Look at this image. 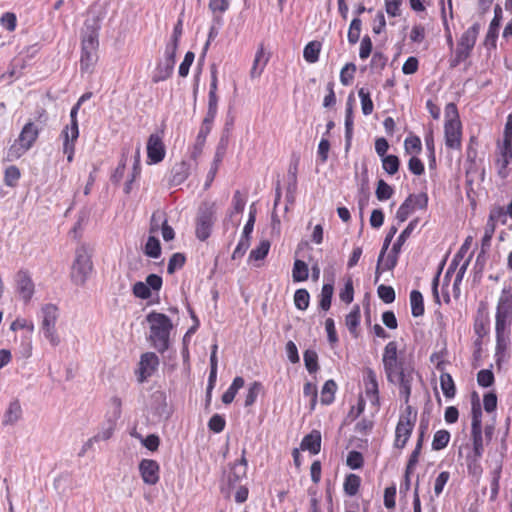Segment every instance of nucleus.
<instances>
[{
    "mask_svg": "<svg viewBox=\"0 0 512 512\" xmlns=\"http://www.w3.org/2000/svg\"><path fill=\"white\" fill-rule=\"evenodd\" d=\"M150 326L149 340L153 347L160 353L165 352L169 348L170 333L173 324L170 318L158 312H151L146 317Z\"/></svg>",
    "mask_w": 512,
    "mask_h": 512,
    "instance_id": "1",
    "label": "nucleus"
},
{
    "mask_svg": "<svg viewBox=\"0 0 512 512\" xmlns=\"http://www.w3.org/2000/svg\"><path fill=\"white\" fill-rule=\"evenodd\" d=\"M93 272L92 251L87 245H80L75 251L71 266V281L77 286H84Z\"/></svg>",
    "mask_w": 512,
    "mask_h": 512,
    "instance_id": "2",
    "label": "nucleus"
},
{
    "mask_svg": "<svg viewBox=\"0 0 512 512\" xmlns=\"http://www.w3.org/2000/svg\"><path fill=\"white\" fill-rule=\"evenodd\" d=\"M40 331L51 346L57 347L61 338L57 332L56 324L59 318V309L54 304H45L40 310Z\"/></svg>",
    "mask_w": 512,
    "mask_h": 512,
    "instance_id": "3",
    "label": "nucleus"
},
{
    "mask_svg": "<svg viewBox=\"0 0 512 512\" xmlns=\"http://www.w3.org/2000/svg\"><path fill=\"white\" fill-rule=\"evenodd\" d=\"M446 121L444 124L445 145L449 149L461 148V123L458 119L457 107L449 103L445 109Z\"/></svg>",
    "mask_w": 512,
    "mask_h": 512,
    "instance_id": "4",
    "label": "nucleus"
},
{
    "mask_svg": "<svg viewBox=\"0 0 512 512\" xmlns=\"http://www.w3.org/2000/svg\"><path fill=\"white\" fill-rule=\"evenodd\" d=\"M512 324V289L504 287L498 299L495 315V332H509Z\"/></svg>",
    "mask_w": 512,
    "mask_h": 512,
    "instance_id": "5",
    "label": "nucleus"
},
{
    "mask_svg": "<svg viewBox=\"0 0 512 512\" xmlns=\"http://www.w3.org/2000/svg\"><path fill=\"white\" fill-rule=\"evenodd\" d=\"M80 108V103H76L71 111L70 118L71 124L70 126H66L61 132V137L63 138V153L67 155L68 162H71L74 157L75 151V141L79 136L78 122H77V113Z\"/></svg>",
    "mask_w": 512,
    "mask_h": 512,
    "instance_id": "6",
    "label": "nucleus"
},
{
    "mask_svg": "<svg viewBox=\"0 0 512 512\" xmlns=\"http://www.w3.org/2000/svg\"><path fill=\"white\" fill-rule=\"evenodd\" d=\"M39 129L33 122H28L22 128L16 143L11 146L9 156L20 157L27 152L36 142Z\"/></svg>",
    "mask_w": 512,
    "mask_h": 512,
    "instance_id": "7",
    "label": "nucleus"
},
{
    "mask_svg": "<svg viewBox=\"0 0 512 512\" xmlns=\"http://www.w3.org/2000/svg\"><path fill=\"white\" fill-rule=\"evenodd\" d=\"M416 421V412L410 406L406 407L404 414L400 416L395 430V447L404 448L409 440Z\"/></svg>",
    "mask_w": 512,
    "mask_h": 512,
    "instance_id": "8",
    "label": "nucleus"
},
{
    "mask_svg": "<svg viewBox=\"0 0 512 512\" xmlns=\"http://www.w3.org/2000/svg\"><path fill=\"white\" fill-rule=\"evenodd\" d=\"M387 378L391 383L399 385L400 395L403 396L405 403H408L414 379V369L408 365H403L388 374Z\"/></svg>",
    "mask_w": 512,
    "mask_h": 512,
    "instance_id": "9",
    "label": "nucleus"
},
{
    "mask_svg": "<svg viewBox=\"0 0 512 512\" xmlns=\"http://www.w3.org/2000/svg\"><path fill=\"white\" fill-rule=\"evenodd\" d=\"M428 203V197L425 193H420L417 195H409L406 200L399 207L396 218L400 222H404L407 220L409 215L415 211L416 209H424L426 208Z\"/></svg>",
    "mask_w": 512,
    "mask_h": 512,
    "instance_id": "10",
    "label": "nucleus"
},
{
    "mask_svg": "<svg viewBox=\"0 0 512 512\" xmlns=\"http://www.w3.org/2000/svg\"><path fill=\"white\" fill-rule=\"evenodd\" d=\"M481 26L479 23H474L469 29H467L461 36L458 47L457 56L459 58H467L475 46Z\"/></svg>",
    "mask_w": 512,
    "mask_h": 512,
    "instance_id": "11",
    "label": "nucleus"
},
{
    "mask_svg": "<svg viewBox=\"0 0 512 512\" xmlns=\"http://www.w3.org/2000/svg\"><path fill=\"white\" fill-rule=\"evenodd\" d=\"M159 366V358L153 352H146L141 355L140 362L138 365V381L140 383L145 382L151 377Z\"/></svg>",
    "mask_w": 512,
    "mask_h": 512,
    "instance_id": "12",
    "label": "nucleus"
},
{
    "mask_svg": "<svg viewBox=\"0 0 512 512\" xmlns=\"http://www.w3.org/2000/svg\"><path fill=\"white\" fill-rule=\"evenodd\" d=\"M496 166L498 169V175L501 178H506L509 174L508 165L512 160V143L511 142H499L497 145L496 155Z\"/></svg>",
    "mask_w": 512,
    "mask_h": 512,
    "instance_id": "13",
    "label": "nucleus"
},
{
    "mask_svg": "<svg viewBox=\"0 0 512 512\" xmlns=\"http://www.w3.org/2000/svg\"><path fill=\"white\" fill-rule=\"evenodd\" d=\"M213 223V211L210 208L201 209L196 222V236L199 240L204 241L210 236Z\"/></svg>",
    "mask_w": 512,
    "mask_h": 512,
    "instance_id": "14",
    "label": "nucleus"
},
{
    "mask_svg": "<svg viewBox=\"0 0 512 512\" xmlns=\"http://www.w3.org/2000/svg\"><path fill=\"white\" fill-rule=\"evenodd\" d=\"M159 464L155 460L143 459L139 471L145 484L155 485L159 481Z\"/></svg>",
    "mask_w": 512,
    "mask_h": 512,
    "instance_id": "15",
    "label": "nucleus"
},
{
    "mask_svg": "<svg viewBox=\"0 0 512 512\" xmlns=\"http://www.w3.org/2000/svg\"><path fill=\"white\" fill-rule=\"evenodd\" d=\"M98 30L99 24L97 20L93 19L92 23H90L89 19L86 20L82 37V49L97 50L99 44Z\"/></svg>",
    "mask_w": 512,
    "mask_h": 512,
    "instance_id": "16",
    "label": "nucleus"
},
{
    "mask_svg": "<svg viewBox=\"0 0 512 512\" xmlns=\"http://www.w3.org/2000/svg\"><path fill=\"white\" fill-rule=\"evenodd\" d=\"M147 156L149 163H159L165 156V148L161 138L156 134H151L147 142Z\"/></svg>",
    "mask_w": 512,
    "mask_h": 512,
    "instance_id": "17",
    "label": "nucleus"
},
{
    "mask_svg": "<svg viewBox=\"0 0 512 512\" xmlns=\"http://www.w3.org/2000/svg\"><path fill=\"white\" fill-rule=\"evenodd\" d=\"M383 365L386 375L403 366L397 359V345L394 341L389 342L384 349Z\"/></svg>",
    "mask_w": 512,
    "mask_h": 512,
    "instance_id": "18",
    "label": "nucleus"
},
{
    "mask_svg": "<svg viewBox=\"0 0 512 512\" xmlns=\"http://www.w3.org/2000/svg\"><path fill=\"white\" fill-rule=\"evenodd\" d=\"M16 283L20 297L28 302L34 293V284L29 274L25 271H19L16 276Z\"/></svg>",
    "mask_w": 512,
    "mask_h": 512,
    "instance_id": "19",
    "label": "nucleus"
},
{
    "mask_svg": "<svg viewBox=\"0 0 512 512\" xmlns=\"http://www.w3.org/2000/svg\"><path fill=\"white\" fill-rule=\"evenodd\" d=\"M177 48H178V43L171 42L167 45L166 51H165V56H166L165 73L163 75L154 76V78H153L154 82L164 81L172 74Z\"/></svg>",
    "mask_w": 512,
    "mask_h": 512,
    "instance_id": "20",
    "label": "nucleus"
},
{
    "mask_svg": "<svg viewBox=\"0 0 512 512\" xmlns=\"http://www.w3.org/2000/svg\"><path fill=\"white\" fill-rule=\"evenodd\" d=\"M217 88H218V78H217V69L215 65L211 66V82H210V89L208 93V107L209 110L218 111V95H217Z\"/></svg>",
    "mask_w": 512,
    "mask_h": 512,
    "instance_id": "21",
    "label": "nucleus"
},
{
    "mask_svg": "<svg viewBox=\"0 0 512 512\" xmlns=\"http://www.w3.org/2000/svg\"><path fill=\"white\" fill-rule=\"evenodd\" d=\"M508 216L512 217V201L507 205V207L494 205L489 213L491 221L501 224H506Z\"/></svg>",
    "mask_w": 512,
    "mask_h": 512,
    "instance_id": "22",
    "label": "nucleus"
},
{
    "mask_svg": "<svg viewBox=\"0 0 512 512\" xmlns=\"http://www.w3.org/2000/svg\"><path fill=\"white\" fill-rule=\"evenodd\" d=\"M321 448V435L318 431H312L301 442V449L308 450L312 454H318Z\"/></svg>",
    "mask_w": 512,
    "mask_h": 512,
    "instance_id": "23",
    "label": "nucleus"
},
{
    "mask_svg": "<svg viewBox=\"0 0 512 512\" xmlns=\"http://www.w3.org/2000/svg\"><path fill=\"white\" fill-rule=\"evenodd\" d=\"M22 416V408L18 400L10 402L3 419V425H14Z\"/></svg>",
    "mask_w": 512,
    "mask_h": 512,
    "instance_id": "24",
    "label": "nucleus"
},
{
    "mask_svg": "<svg viewBox=\"0 0 512 512\" xmlns=\"http://www.w3.org/2000/svg\"><path fill=\"white\" fill-rule=\"evenodd\" d=\"M509 332H496V353L497 362L500 363L506 358V350L509 345Z\"/></svg>",
    "mask_w": 512,
    "mask_h": 512,
    "instance_id": "25",
    "label": "nucleus"
},
{
    "mask_svg": "<svg viewBox=\"0 0 512 512\" xmlns=\"http://www.w3.org/2000/svg\"><path fill=\"white\" fill-rule=\"evenodd\" d=\"M247 473V459L245 458V450L242 452L241 459L234 463L231 468V473L228 477L229 482H237L241 480L242 478L246 477Z\"/></svg>",
    "mask_w": 512,
    "mask_h": 512,
    "instance_id": "26",
    "label": "nucleus"
},
{
    "mask_svg": "<svg viewBox=\"0 0 512 512\" xmlns=\"http://www.w3.org/2000/svg\"><path fill=\"white\" fill-rule=\"evenodd\" d=\"M268 62V57L265 56L264 48L261 46L255 55V59L253 61V65L250 71L251 78H258L262 74L266 64Z\"/></svg>",
    "mask_w": 512,
    "mask_h": 512,
    "instance_id": "27",
    "label": "nucleus"
},
{
    "mask_svg": "<svg viewBox=\"0 0 512 512\" xmlns=\"http://www.w3.org/2000/svg\"><path fill=\"white\" fill-rule=\"evenodd\" d=\"M502 20V8L500 5L494 7V17L490 22L489 29L486 35V41L494 42L498 36V30Z\"/></svg>",
    "mask_w": 512,
    "mask_h": 512,
    "instance_id": "28",
    "label": "nucleus"
},
{
    "mask_svg": "<svg viewBox=\"0 0 512 512\" xmlns=\"http://www.w3.org/2000/svg\"><path fill=\"white\" fill-rule=\"evenodd\" d=\"M189 175V165L182 161L173 166L171 170V183L179 185L186 180Z\"/></svg>",
    "mask_w": 512,
    "mask_h": 512,
    "instance_id": "29",
    "label": "nucleus"
},
{
    "mask_svg": "<svg viewBox=\"0 0 512 512\" xmlns=\"http://www.w3.org/2000/svg\"><path fill=\"white\" fill-rule=\"evenodd\" d=\"M217 115V111L207 109V113L202 121L200 130L197 135V139L206 142V138L212 129L214 119Z\"/></svg>",
    "mask_w": 512,
    "mask_h": 512,
    "instance_id": "30",
    "label": "nucleus"
},
{
    "mask_svg": "<svg viewBox=\"0 0 512 512\" xmlns=\"http://www.w3.org/2000/svg\"><path fill=\"white\" fill-rule=\"evenodd\" d=\"M224 153H225L224 148L219 146L215 152L211 168L207 174L205 188H208L211 185V183L213 182V180L217 174L219 165L223 160Z\"/></svg>",
    "mask_w": 512,
    "mask_h": 512,
    "instance_id": "31",
    "label": "nucleus"
},
{
    "mask_svg": "<svg viewBox=\"0 0 512 512\" xmlns=\"http://www.w3.org/2000/svg\"><path fill=\"white\" fill-rule=\"evenodd\" d=\"M411 313L414 317H419L424 314V301L421 292L412 290L410 293Z\"/></svg>",
    "mask_w": 512,
    "mask_h": 512,
    "instance_id": "32",
    "label": "nucleus"
},
{
    "mask_svg": "<svg viewBox=\"0 0 512 512\" xmlns=\"http://www.w3.org/2000/svg\"><path fill=\"white\" fill-rule=\"evenodd\" d=\"M309 269L307 264L302 260H295L292 269V278L294 282H303L308 279Z\"/></svg>",
    "mask_w": 512,
    "mask_h": 512,
    "instance_id": "33",
    "label": "nucleus"
},
{
    "mask_svg": "<svg viewBox=\"0 0 512 512\" xmlns=\"http://www.w3.org/2000/svg\"><path fill=\"white\" fill-rule=\"evenodd\" d=\"M440 386L446 398H453L456 393L455 384L449 373L442 372L440 375Z\"/></svg>",
    "mask_w": 512,
    "mask_h": 512,
    "instance_id": "34",
    "label": "nucleus"
},
{
    "mask_svg": "<svg viewBox=\"0 0 512 512\" xmlns=\"http://www.w3.org/2000/svg\"><path fill=\"white\" fill-rule=\"evenodd\" d=\"M471 243H472V237L471 236H468L464 243L462 244V246L460 247L459 251L457 252V254L455 255L454 259L452 260L446 274H445V277H444V280H446L450 273L456 268V266L458 265V261L459 259H462L464 257V255L467 253V251L469 250L470 246H471Z\"/></svg>",
    "mask_w": 512,
    "mask_h": 512,
    "instance_id": "35",
    "label": "nucleus"
},
{
    "mask_svg": "<svg viewBox=\"0 0 512 512\" xmlns=\"http://www.w3.org/2000/svg\"><path fill=\"white\" fill-rule=\"evenodd\" d=\"M352 95L349 96V100L346 107V116H345V137H346V148L350 145V140L352 138V132H353V109H352Z\"/></svg>",
    "mask_w": 512,
    "mask_h": 512,
    "instance_id": "36",
    "label": "nucleus"
},
{
    "mask_svg": "<svg viewBox=\"0 0 512 512\" xmlns=\"http://www.w3.org/2000/svg\"><path fill=\"white\" fill-rule=\"evenodd\" d=\"M337 385L333 380H327L321 390V403L329 405L334 400Z\"/></svg>",
    "mask_w": 512,
    "mask_h": 512,
    "instance_id": "37",
    "label": "nucleus"
},
{
    "mask_svg": "<svg viewBox=\"0 0 512 512\" xmlns=\"http://www.w3.org/2000/svg\"><path fill=\"white\" fill-rule=\"evenodd\" d=\"M144 253L151 258H158L161 255L160 241L154 235L148 237Z\"/></svg>",
    "mask_w": 512,
    "mask_h": 512,
    "instance_id": "38",
    "label": "nucleus"
},
{
    "mask_svg": "<svg viewBox=\"0 0 512 512\" xmlns=\"http://www.w3.org/2000/svg\"><path fill=\"white\" fill-rule=\"evenodd\" d=\"M320 47L319 42L313 41L308 43L303 51L304 59L309 63H315L319 58Z\"/></svg>",
    "mask_w": 512,
    "mask_h": 512,
    "instance_id": "39",
    "label": "nucleus"
},
{
    "mask_svg": "<svg viewBox=\"0 0 512 512\" xmlns=\"http://www.w3.org/2000/svg\"><path fill=\"white\" fill-rule=\"evenodd\" d=\"M305 367L309 373H315L318 369V355L316 351L307 349L303 354Z\"/></svg>",
    "mask_w": 512,
    "mask_h": 512,
    "instance_id": "40",
    "label": "nucleus"
},
{
    "mask_svg": "<svg viewBox=\"0 0 512 512\" xmlns=\"http://www.w3.org/2000/svg\"><path fill=\"white\" fill-rule=\"evenodd\" d=\"M360 477L356 474H349L344 482V491L349 496H354L357 494L359 486H360Z\"/></svg>",
    "mask_w": 512,
    "mask_h": 512,
    "instance_id": "41",
    "label": "nucleus"
},
{
    "mask_svg": "<svg viewBox=\"0 0 512 512\" xmlns=\"http://www.w3.org/2000/svg\"><path fill=\"white\" fill-rule=\"evenodd\" d=\"M269 249L270 242L268 240H262L259 245L250 252L249 259L255 261L263 260L267 256Z\"/></svg>",
    "mask_w": 512,
    "mask_h": 512,
    "instance_id": "42",
    "label": "nucleus"
},
{
    "mask_svg": "<svg viewBox=\"0 0 512 512\" xmlns=\"http://www.w3.org/2000/svg\"><path fill=\"white\" fill-rule=\"evenodd\" d=\"M471 437L473 441V453L476 458H481L484 452L482 430H471Z\"/></svg>",
    "mask_w": 512,
    "mask_h": 512,
    "instance_id": "43",
    "label": "nucleus"
},
{
    "mask_svg": "<svg viewBox=\"0 0 512 512\" xmlns=\"http://www.w3.org/2000/svg\"><path fill=\"white\" fill-rule=\"evenodd\" d=\"M417 225V220L411 221L408 226L402 231V233L399 235L397 241L393 244L392 247V253H398L401 249V246L406 241V239L410 236L412 231L415 229Z\"/></svg>",
    "mask_w": 512,
    "mask_h": 512,
    "instance_id": "44",
    "label": "nucleus"
},
{
    "mask_svg": "<svg viewBox=\"0 0 512 512\" xmlns=\"http://www.w3.org/2000/svg\"><path fill=\"white\" fill-rule=\"evenodd\" d=\"M450 440V433L447 430H438L434 434V438L432 441L433 450H441L444 449Z\"/></svg>",
    "mask_w": 512,
    "mask_h": 512,
    "instance_id": "45",
    "label": "nucleus"
},
{
    "mask_svg": "<svg viewBox=\"0 0 512 512\" xmlns=\"http://www.w3.org/2000/svg\"><path fill=\"white\" fill-rule=\"evenodd\" d=\"M333 285L330 283L324 284L320 294V307L323 310H328L331 306V300L333 296Z\"/></svg>",
    "mask_w": 512,
    "mask_h": 512,
    "instance_id": "46",
    "label": "nucleus"
},
{
    "mask_svg": "<svg viewBox=\"0 0 512 512\" xmlns=\"http://www.w3.org/2000/svg\"><path fill=\"white\" fill-rule=\"evenodd\" d=\"M167 221L166 214L162 210H156L151 217L149 232L151 235L157 233L159 229H162V223Z\"/></svg>",
    "mask_w": 512,
    "mask_h": 512,
    "instance_id": "47",
    "label": "nucleus"
},
{
    "mask_svg": "<svg viewBox=\"0 0 512 512\" xmlns=\"http://www.w3.org/2000/svg\"><path fill=\"white\" fill-rule=\"evenodd\" d=\"M310 295L306 289H298L294 294V304L299 310H306L309 306Z\"/></svg>",
    "mask_w": 512,
    "mask_h": 512,
    "instance_id": "48",
    "label": "nucleus"
},
{
    "mask_svg": "<svg viewBox=\"0 0 512 512\" xmlns=\"http://www.w3.org/2000/svg\"><path fill=\"white\" fill-rule=\"evenodd\" d=\"M361 19L359 17H355L351 23L348 30V41L350 44H355L358 42L360 33H361Z\"/></svg>",
    "mask_w": 512,
    "mask_h": 512,
    "instance_id": "49",
    "label": "nucleus"
},
{
    "mask_svg": "<svg viewBox=\"0 0 512 512\" xmlns=\"http://www.w3.org/2000/svg\"><path fill=\"white\" fill-rule=\"evenodd\" d=\"M96 50H90V49H82V55H81V69L83 71H88L96 62Z\"/></svg>",
    "mask_w": 512,
    "mask_h": 512,
    "instance_id": "50",
    "label": "nucleus"
},
{
    "mask_svg": "<svg viewBox=\"0 0 512 512\" xmlns=\"http://www.w3.org/2000/svg\"><path fill=\"white\" fill-rule=\"evenodd\" d=\"M404 149L408 154H419L422 150L420 138L418 136L407 137L404 141Z\"/></svg>",
    "mask_w": 512,
    "mask_h": 512,
    "instance_id": "51",
    "label": "nucleus"
},
{
    "mask_svg": "<svg viewBox=\"0 0 512 512\" xmlns=\"http://www.w3.org/2000/svg\"><path fill=\"white\" fill-rule=\"evenodd\" d=\"M358 95L361 100V109L364 115H370L373 112V102L370 97V93L366 91L364 88H361L358 91Z\"/></svg>",
    "mask_w": 512,
    "mask_h": 512,
    "instance_id": "52",
    "label": "nucleus"
},
{
    "mask_svg": "<svg viewBox=\"0 0 512 512\" xmlns=\"http://www.w3.org/2000/svg\"><path fill=\"white\" fill-rule=\"evenodd\" d=\"M399 164V159L395 155H386L382 158L383 169L390 175L397 173Z\"/></svg>",
    "mask_w": 512,
    "mask_h": 512,
    "instance_id": "53",
    "label": "nucleus"
},
{
    "mask_svg": "<svg viewBox=\"0 0 512 512\" xmlns=\"http://www.w3.org/2000/svg\"><path fill=\"white\" fill-rule=\"evenodd\" d=\"M261 390H262V384L260 382L255 381L252 384H250L247 394H246V397H245V406L246 407H249L255 403Z\"/></svg>",
    "mask_w": 512,
    "mask_h": 512,
    "instance_id": "54",
    "label": "nucleus"
},
{
    "mask_svg": "<svg viewBox=\"0 0 512 512\" xmlns=\"http://www.w3.org/2000/svg\"><path fill=\"white\" fill-rule=\"evenodd\" d=\"M375 194L379 201H384L391 198L393 195V189L384 180H379Z\"/></svg>",
    "mask_w": 512,
    "mask_h": 512,
    "instance_id": "55",
    "label": "nucleus"
},
{
    "mask_svg": "<svg viewBox=\"0 0 512 512\" xmlns=\"http://www.w3.org/2000/svg\"><path fill=\"white\" fill-rule=\"evenodd\" d=\"M346 326L351 333H354L360 322V308L355 306L346 316Z\"/></svg>",
    "mask_w": 512,
    "mask_h": 512,
    "instance_id": "56",
    "label": "nucleus"
},
{
    "mask_svg": "<svg viewBox=\"0 0 512 512\" xmlns=\"http://www.w3.org/2000/svg\"><path fill=\"white\" fill-rule=\"evenodd\" d=\"M20 178L19 169L12 165L6 168L4 181L7 186L14 187Z\"/></svg>",
    "mask_w": 512,
    "mask_h": 512,
    "instance_id": "57",
    "label": "nucleus"
},
{
    "mask_svg": "<svg viewBox=\"0 0 512 512\" xmlns=\"http://www.w3.org/2000/svg\"><path fill=\"white\" fill-rule=\"evenodd\" d=\"M185 263V256L182 253H174L168 262L167 271L173 274L176 270L183 267Z\"/></svg>",
    "mask_w": 512,
    "mask_h": 512,
    "instance_id": "58",
    "label": "nucleus"
},
{
    "mask_svg": "<svg viewBox=\"0 0 512 512\" xmlns=\"http://www.w3.org/2000/svg\"><path fill=\"white\" fill-rule=\"evenodd\" d=\"M356 66L354 63H347L340 72V81L343 85L347 86L353 79Z\"/></svg>",
    "mask_w": 512,
    "mask_h": 512,
    "instance_id": "59",
    "label": "nucleus"
},
{
    "mask_svg": "<svg viewBox=\"0 0 512 512\" xmlns=\"http://www.w3.org/2000/svg\"><path fill=\"white\" fill-rule=\"evenodd\" d=\"M379 298L384 303H392L395 300V291L391 286L380 285L377 289Z\"/></svg>",
    "mask_w": 512,
    "mask_h": 512,
    "instance_id": "60",
    "label": "nucleus"
},
{
    "mask_svg": "<svg viewBox=\"0 0 512 512\" xmlns=\"http://www.w3.org/2000/svg\"><path fill=\"white\" fill-rule=\"evenodd\" d=\"M249 245H250V236H245V234L242 233V236L232 254V258L233 259L241 258L247 251Z\"/></svg>",
    "mask_w": 512,
    "mask_h": 512,
    "instance_id": "61",
    "label": "nucleus"
},
{
    "mask_svg": "<svg viewBox=\"0 0 512 512\" xmlns=\"http://www.w3.org/2000/svg\"><path fill=\"white\" fill-rule=\"evenodd\" d=\"M450 479V473L448 471L441 472L434 483V493L436 496H439Z\"/></svg>",
    "mask_w": 512,
    "mask_h": 512,
    "instance_id": "62",
    "label": "nucleus"
},
{
    "mask_svg": "<svg viewBox=\"0 0 512 512\" xmlns=\"http://www.w3.org/2000/svg\"><path fill=\"white\" fill-rule=\"evenodd\" d=\"M477 382L482 387H489L494 382V375L491 370L483 369L477 374Z\"/></svg>",
    "mask_w": 512,
    "mask_h": 512,
    "instance_id": "63",
    "label": "nucleus"
},
{
    "mask_svg": "<svg viewBox=\"0 0 512 512\" xmlns=\"http://www.w3.org/2000/svg\"><path fill=\"white\" fill-rule=\"evenodd\" d=\"M133 293L140 299H148L151 296V290L145 282H136L133 286Z\"/></svg>",
    "mask_w": 512,
    "mask_h": 512,
    "instance_id": "64",
    "label": "nucleus"
}]
</instances>
